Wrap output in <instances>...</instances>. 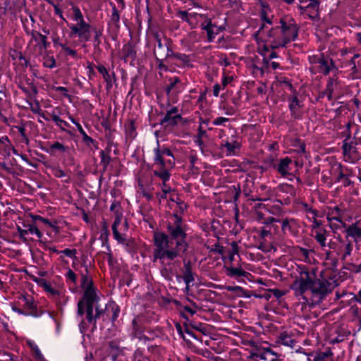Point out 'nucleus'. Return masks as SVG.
Returning a JSON list of instances; mask_svg holds the SVG:
<instances>
[{
	"instance_id": "f257e3e1",
	"label": "nucleus",
	"mask_w": 361,
	"mask_h": 361,
	"mask_svg": "<svg viewBox=\"0 0 361 361\" xmlns=\"http://www.w3.org/2000/svg\"><path fill=\"white\" fill-rule=\"evenodd\" d=\"M186 238L184 226L180 219L176 216L168 224V234L165 232L154 233L151 260L153 263L160 264L161 274L166 279L172 277V271L168 267L175 264L187 252L189 245Z\"/></svg>"
},
{
	"instance_id": "f03ea898",
	"label": "nucleus",
	"mask_w": 361,
	"mask_h": 361,
	"mask_svg": "<svg viewBox=\"0 0 361 361\" xmlns=\"http://www.w3.org/2000/svg\"><path fill=\"white\" fill-rule=\"evenodd\" d=\"M297 276L290 288L293 294L301 302V310H309L316 305L322 302L326 296L338 286L335 277L329 279H315L314 273L310 271L305 266H298Z\"/></svg>"
},
{
	"instance_id": "7ed1b4c3",
	"label": "nucleus",
	"mask_w": 361,
	"mask_h": 361,
	"mask_svg": "<svg viewBox=\"0 0 361 361\" xmlns=\"http://www.w3.org/2000/svg\"><path fill=\"white\" fill-rule=\"evenodd\" d=\"M154 165L157 167L154 174L166 182L169 180L170 171L176 164V159L172 150L166 145H160L157 140V147L153 149Z\"/></svg>"
},
{
	"instance_id": "20e7f679",
	"label": "nucleus",
	"mask_w": 361,
	"mask_h": 361,
	"mask_svg": "<svg viewBox=\"0 0 361 361\" xmlns=\"http://www.w3.org/2000/svg\"><path fill=\"white\" fill-rule=\"evenodd\" d=\"M73 23H68L67 26L70 30L69 36L71 37H77L78 42L82 44V47H85V44L88 42L92 35L93 26L85 20V17L78 6L71 8Z\"/></svg>"
},
{
	"instance_id": "39448f33",
	"label": "nucleus",
	"mask_w": 361,
	"mask_h": 361,
	"mask_svg": "<svg viewBox=\"0 0 361 361\" xmlns=\"http://www.w3.org/2000/svg\"><path fill=\"white\" fill-rule=\"evenodd\" d=\"M266 163L269 166H271L277 173L281 177L287 178L289 180H293L295 177V166H298V161H293L289 157H285L280 159H274L270 157L267 159Z\"/></svg>"
},
{
	"instance_id": "423d86ee",
	"label": "nucleus",
	"mask_w": 361,
	"mask_h": 361,
	"mask_svg": "<svg viewBox=\"0 0 361 361\" xmlns=\"http://www.w3.org/2000/svg\"><path fill=\"white\" fill-rule=\"evenodd\" d=\"M247 344L255 348L249 352L247 359L250 361H288L285 360L281 354L277 353L270 348L257 346L253 341H248Z\"/></svg>"
},
{
	"instance_id": "0eeeda50",
	"label": "nucleus",
	"mask_w": 361,
	"mask_h": 361,
	"mask_svg": "<svg viewBox=\"0 0 361 361\" xmlns=\"http://www.w3.org/2000/svg\"><path fill=\"white\" fill-rule=\"evenodd\" d=\"M98 302L99 300L94 301L89 306V304L82 297V300L78 303V314L80 316H82L85 309L86 319L90 324L92 325L93 329L97 328V319L104 313V310L99 307Z\"/></svg>"
},
{
	"instance_id": "6e6552de",
	"label": "nucleus",
	"mask_w": 361,
	"mask_h": 361,
	"mask_svg": "<svg viewBox=\"0 0 361 361\" xmlns=\"http://www.w3.org/2000/svg\"><path fill=\"white\" fill-rule=\"evenodd\" d=\"M309 62L312 65V68L316 72L328 75L336 68L334 61L329 56L324 54L310 56Z\"/></svg>"
},
{
	"instance_id": "1a4fd4ad",
	"label": "nucleus",
	"mask_w": 361,
	"mask_h": 361,
	"mask_svg": "<svg viewBox=\"0 0 361 361\" xmlns=\"http://www.w3.org/2000/svg\"><path fill=\"white\" fill-rule=\"evenodd\" d=\"M81 287L84 290V300L89 304V306L94 301L99 300L96 290L93 286L92 277L89 274L87 266H85V272H81Z\"/></svg>"
},
{
	"instance_id": "9d476101",
	"label": "nucleus",
	"mask_w": 361,
	"mask_h": 361,
	"mask_svg": "<svg viewBox=\"0 0 361 361\" xmlns=\"http://www.w3.org/2000/svg\"><path fill=\"white\" fill-rule=\"evenodd\" d=\"M358 143L354 138H347L343 142L342 149L344 160L354 164L361 159V154L357 147Z\"/></svg>"
},
{
	"instance_id": "9b49d317",
	"label": "nucleus",
	"mask_w": 361,
	"mask_h": 361,
	"mask_svg": "<svg viewBox=\"0 0 361 361\" xmlns=\"http://www.w3.org/2000/svg\"><path fill=\"white\" fill-rule=\"evenodd\" d=\"M286 84L289 90L292 92V95L289 96L287 99L290 115L295 119H300L302 116V108L303 104L302 102L298 99V93L294 89L293 85L289 82H286Z\"/></svg>"
},
{
	"instance_id": "f8f14e48",
	"label": "nucleus",
	"mask_w": 361,
	"mask_h": 361,
	"mask_svg": "<svg viewBox=\"0 0 361 361\" xmlns=\"http://www.w3.org/2000/svg\"><path fill=\"white\" fill-rule=\"evenodd\" d=\"M19 301L23 303L25 312L17 310L19 314L29 315L34 317H39L42 315L43 311L38 310L35 301L32 295H22L19 297Z\"/></svg>"
},
{
	"instance_id": "ddd939ff",
	"label": "nucleus",
	"mask_w": 361,
	"mask_h": 361,
	"mask_svg": "<svg viewBox=\"0 0 361 361\" xmlns=\"http://www.w3.org/2000/svg\"><path fill=\"white\" fill-rule=\"evenodd\" d=\"M280 27L284 33V38L290 42L295 41L298 35V26L292 18L280 20Z\"/></svg>"
},
{
	"instance_id": "4468645a",
	"label": "nucleus",
	"mask_w": 361,
	"mask_h": 361,
	"mask_svg": "<svg viewBox=\"0 0 361 361\" xmlns=\"http://www.w3.org/2000/svg\"><path fill=\"white\" fill-rule=\"evenodd\" d=\"M319 2L317 0H299L297 8L300 11V13L307 16L310 19L317 18L319 15Z\"/></svg>"
},
{
	"instance_id": "2eb2a0df",
	"label": "nucleus",
	"mask_w": 361,
	"mask_h": 361,
	"mask_svg": "<svg viewBox=\"0 0 361 361\" xmlns=\"http://www.w3.org/2000/svg\"><path fill=\"white\" fill-rule=\"evenodd\" d=\"M47 39V37L45 35H42L38 31L32 32V37L27 43V48L35 42V44L33 47V52L42 55L50 46V43Z\"/></svg>"
},
{
	"instance_id": "dca6fc26",
	"label": "nucleus",
	"mask_w": 361,
	"mask_h": 361,
	"mask_svg": "<svg viewBox=\"0 0 361 361\" xmlns=\"http://www.w3.org/2000/svg\"><path fill=\"white\" fill-rule=\"evenodd\" d=\"M281 231L284 235L298 236L300 233V221L293 217H286L280 219Z\"/></svg>"
},
{
	"instance_id": "f3484780",
	"label": "nucleus",
	"mask_w": 361,
	"mask_h": 361,
	"mask_svg": "<svg viewBox=\"0 0 361 361\" xmlns=\"http://www.w3.org/2000/svg\"><path fill=\"white\" fill-rule=\"evenodd\" d=\"M267 207L262 203H257L254 207L253 218L259 224H262L266 226H268L273 223L279 222L280 219H277L273 216L265 217V214L263 210H267Z\"/></svg>"
},
{
	"instance_id": "a211bd4d",
	"label": "nucleus",
	"mask_w": 361,
	"mask_h": 361,
	"mask_svg": "<svg viewBox=\"0 0 361 361\" xmlns=\"http://www.w3.org/2000/svg\"><path fill=\"white\" fill-rule=\"evenodd\" d=\"M284 37V33L279 25L269 31L267 40L271 43L272 48L283 47L289 43Z\"/></svg>"
},
{
	"instance_id": "6ab92c4d",
	"label": "nucleus",
	"mask_w": 361,
	"mask_h": 361,
	"mask_svg": "<svg viewBox=\"0 0 361 361\" xmlns=\"http://www.w3.org/2000/svg\"><path fill=\"white\" fill-rule=\"evenodd\" d=\"M183 120L182 116L178 114V109L177 106H173L166 111L164 116L161 119L160 124L167 127L176 126L180 121Z\"/></svg>"
},
{
	"instance_id": "aec40b11",
	"label": "nucleus",
	"mask_w": 361,
	"mask_h": 361,
	"mask_svg": "<svg viewBox=\"0 0 361 361\" xmlns=\"http://www.w3.org/2000/svg\"><path fill=\"white\" fill-rule=\"evenodd\" d=\"M157 45L154 49V54L157 61H164L166 59L171 58L172 50L169 48L167 43H163L161 39L158 35H155Z\"/></svg>"
},
{
	"instance_id": "412c9836",
	"label": "nucleus",
	"mask_w": 361,
	"mask_h": 361,
	"mask_svg": "<svg viewBox=\"0 0 361 361\" xmlns=\"http://www.w3.org/2000/svg\"><path fill=\"white\" fill-rule=\"evenodd\" d=\"M17 230L19 233L20 239L23 242L27 241L26 235L29 234H35L39 239H41L43 236L42 233L37 228V226L33 222L24 224L23 228L18 226Z\"/></svg>"
},
{
	"instance_id": "4be33fe9",
	"label": "nucleus",
	"mask_w": 361,
	"mask_h": 361,
	"mask_svg": "<svg viewBox=\"0 0 361 361\" xmlns=\"http://www.w3.org/2000/svg\"><path fill=\"white\" fill-rule=\"evenodd\" d=\"M176 206L177 207V209L170 215V216L168 218V220L166 221V234H168V224L170 222V221H173L176 216L177 218L180 219L182 224L184 226L185 228V233L187 235V225L184 223L183 219L181 216V214L184 213V212L187 209V204L186 203L183 201L179 197H176Z\"/></svg>"
},
{
	"instance_id": "5701e85b",
	"label": "nucleus",
	"mask_w": 361,
	"mask_h": 361,
	"mask_svg": "<svg viewBox=\"0 0 361 361\" xmlns=\"http://www.w3.org/2000/svg\"><path fill=\"white\" fill-rule=\"evenodd\" d=\"M340 82L337 78H330L326 83L324 94L329 101L338 97L339 94Z\"/></svg>"
},
{
	"instance_id": "b1692460",
	"label": "nucleus",
	"mask_w": 361,
	"mask_h": 361,
	"mask_svg": "<svg viewBox=\"0 0 361 361\" xmlns=\"http://www.w3.org/2000/svg\"><path fill=\"white\" fill-rule=\"evenodd\" d=\"M298 208L301 213L305 214V218L308 221L313 219L314 218H319L322 216L316 208L309 204L306 202H299L298 203Z\"/></svg>"
},
{
	"instance_id": "393cba45",
	"label": "nucleus",
	"mask_w": 361,
	"mask_h": 361,
	"mask_svg": "<svg viewBox=\"0 0 361 361\" xmlns=\"http://www.w3.org/2000/svg\"><path fill=\"white\" fill-rule=\"evenodd\" d=\"M296 352L304 354L305 355H306L307 357V360L311 361L310 356L313 355V353H307L301 348L300 350H298ZM333 356H334V353L332 352L331 348L327 347V348H326L325 351L317 352L314 355L313 361H324L325 359L329 358V357L331 360Z\"/></svg>"
},
{
	"instance_id": "a878e982",
	"label": "nucleus",
	"mask_w": 361,
	"mask_h": 361,
	"mask_svg": "<svg viewBox=\"0 0 361 361\" xmlns=\"http://www.w3.org/2000/svg\"><path fill=\"white\" fill-rule=\"evenodd\" d=\"M345 213V210L341 208L340 206H335L329 208L326 219L329 223L332 221H336L341 223L343 226H345V223L343 221L342 216Z\"/></svg>"
},
{
	"instance_id": "bb28decb",
	"label": "nucleus",
	"mask_w": 361,
	"mask_h": 361,
	"mask_svg": "<svg viewBox=\"0 0 361 361\" xmlns=\"http://www.w3.org/2000/svg\"><path fill=\"white\" fill-rule=\"evenodd\" d=\"M200 27L202 30L206 31L209 42H213L215 37L218 35V31L215 30V28H217V26L212 23V19L209 17L206 20L201 23Z\"/></svg>"
},
{
	"instance_id": "cd10ccee",
	"label": "nucleus",
	"mask_w": 361,
	"mask_h": 361,
	"mask_svg": "<svg viewBox=\"0 0 361 361\" xmlns=\"http://www.w3.org/2000/svg\"><path fill=\"white\" fill-rule=\"evenodd\" d=\"M56 110H59L56 109V110H54L51 111L50 113H48V115L51 117V121H53L55 123V125L63 132H66L68 134H71V132L68 130L66 128H71L70 124L67 123L66 121L61 119L60 118V112H57Z\"/></svg>"
},
{
	"instance_id": "c85d7f7f",
	"label": "nucleus",
	"mask_w": 361,
	"mask_h": 361,
	"mask_svg": "<svg viewBox=\"0 0 361 361\" xmlns=\"http://www.w3.org/2000/svg\"><path fill=\"white\" fill-rule=\"evenodd\" d=\"M96 68L99 73L102 75V77L106 84V89H111L113 86V82L116 80L115 73L112 71V73H110L102 64L97 65Z\"/></svg>"
},
{
	"instance_id": "c756f323",
	"label": "nucleus",
	"mask_w": 361,
	"mask_h": 361,
	"mask_svg": "<svg viewBox=\"0 0 361 361\" xmlns=\"http://www.w3.org/2000/svg\"><path fill=\"white\" fill-rule=\"evenodd\" d=\"M240 144L237 140H233V142H228V140H222L220 148L222 149L223 148L226 149V155L227 157L234 156L236 154V151L240 149Z\"/></svg>"
},
{
	"instance_id": "7c9ffc66",
	"label": "nucleus",
	"mask_w": 361,
	"mask_h": 361,
	"mask_svg": "<svg viewBox=\"0 0 361 361\" xmlns=\"http://www.w3.org/2000/svg\"><path fill=\"white\" fill-rule=\"evenodd\" d=\"M277 342L283 345L293 348L296 341L294 338V336L292 333L288 331H283L279 334L277 337Z\"/></svg>"
},
{
	"instance_id": "2f4dec72",
	"label": "nucleus",
	"mask_w": 361,
	"mask_h": 361,
	"mask_svg": "<svg viewBox=\"0 0 361 361\" xmlns=\"http://www.w3.org/2000/svg\"><path fill=\"white\" fill-rule=\"evenodd\" d=\"M33 281L40 287L49 293L50 295L55 296L59 295V291L55 288L52 287L51 283L43 278L35 277Z\"/></svg>"
},
{
	"instance_id": "473e14b6",
	"label": "nucleus",
	"mask_w": 361,
	"mask_h": 361,
	"mask_svg": "<svg viewBox=\"0 0 361 361\" xmlns=\"http://www.w3.org/2000/svg\"><path fill=\"white\" fill-rule=\"evenodd\" d=\"M30 217L32 220V222L36 224L37 221H39L42 223L43 224L47 226L48 227H50L53 229L54 231L58 232L59 231V227L57 226V221H50L49 219L44 218L39 215H35V214H30Z\"/></svg>"
},
{
	"instance_id": "72a5a7b5",
	"label": "nucleus",
	"mask_w": 361,
	"mask_h": 361,
	"mask_svg": "<svg viewBox=\"0 0 361 361\" xmlns=\"http://www.w3.org/2000/svg\"><path fill=\"white\" fill-rule=\"evenodd\" d=\"M225 269L226 275L229 277H245L248 274L241 267L225 266Z\"/></svg>"
},
{
	"instance_id": "f704fd0d",
	"label": "nucleus",
	"mask_w": 361,
	"mask_h": 361,
	"mask_svg": "<svg viewBox=\"0 0 361 361\" xmlns=\"http://www.w3.org/2000/svg\"><path fill=\"white\" fill-rule=\"evenodd\" d=\"M171 58L176 59L178 61V63L177 64L178 66H180V67L192 66L189 56H188L185 54L178 53V52L174 53L172 51V54H171Z\"/></svg>"
},
{
	"instance_id": "c9c22d12",
	"label": "nucleus",
	"mask_w": 361,
	"mask_h": 361,
	"mask_svg": "<svg viewBox=\"0 0 361 361\" xmlns=\"http://www.w3.org/2000/svg\"><path fill=\"white\" fill-rule=\"evenodd\" d=\"M184 272L183 279L186 285V289L188 290L190 287V283L195 281V278L193 276V273L192 271V267L189 262L184 263Z\"/></svg>"
},
{
	"instance_id": "e433bc0d",
	"label": "nucleus",
	"mask_w": 361,
	"mask_h": 361,
	"mask_svg": "<svg viewBox=\"0 0 361 361\" xmlns=\"http://www.w3.org/2000/svg\"><path fill=\"white\" fill-rule=\"evenodd\" d=\"M208 18V16L206 14H201L197 13L196 12L190 13L189 20L188 21V25L191 28H195L197 27L198 23L201 20H206V19Z\"/></svg>"
},
{
	"instance_id": "4c0bfd02",
	"label": "nucleus",
	"mask_w": 361,
	"mask_h": 361,
	"mask_svg": "<svg viewBox=\"0 0 361 361\" xmlns=\"http://www.w3.org/2000/svg\"><path fill=\"white\" fill-rule=\"evenodd\" d=\"M27 344L33 352V356L36 361H47L34 341L27 340Z\"/></svg>"
},
{
	"instance_id": "58836bf2",
	"label": "nucleus",
	"mask_w": 361,
	"mask_h": 361,
	"mask_svg": "<svg viewBox=\"0 0 361 361\" xmlns=\"http://www.w3.org/2000/svg\"><path fill=\"white\" fill-rule=\"evenodd\" d=\"M312 237L319 244L322 248L326 246V229H319L312 233Z\"/></svg>"
},
{
	"instance_id": "ea45409f",
	"label": "nucleus",
	"mask_w": 361,
	"mask_h": 361,
	"mask_svg": "<svg viewBox=\"0 0 361 361\" xmlns=\"http://www.w3.org/2000/svg\"><path fill=\"white\" fill-rule=\"evenodd\" d=\"M11 149L13 150L14 153H16V150L13 147L7 135L0 137V154L4 152L9 153Z\"/></svg>"
},
{
	"instance_id": "a19ab883",
	"label": "nucleus",
	"mask_w": 361,
	"mask_h": 361,
	"mask_svg": "<svg viewBox=\"0 0 361 361\" xmlns=\"http://www.w3.org/2000/svg\"><path fill=\"white\" fill-rule=\"evenodd\" d=\"M112 8L111 15L110 16L109 23L114 26L116 30L120 28V15L118 11L114 4H111Z\"/></svg>"
},
{
	"instance_id": "79ce46f5",
	"label": "nucleus",
	"mask_w": 361,
	"mask_h": 361,
	"mask_svg": "<svg viewBox=\"0 0 361 361\" xmlns=\"http://www.w3.org/2000/svg\"><path fill=\"white\" fill-rule=\"evenodd\" d=\"M353 245L350 240L345 242L340 248L341 259L342 261H345L348 257H349L353 251Z\"/></svg>"
},
{
	"instance_id": "37998d69",
	"label": "nucleus",
	"mask_w": 361,
	"mask_h": 361,
	"mask_svg": "<svg viewBox=\"0 0 361 361\" xmlns=\"http://www.w3.org/2000/svg\"><path fill=\"white\" fill-rule=\"evenodd\" d=\"M346 233L348 236L353 238L355 241H356L357 238H361V228L355 224L348 226L346 229Z\"/></svg>"
},
{
	"instance_id": "c03bdc74",
	"label": "nucleus",
	"mask_w": 361,
	"mask_h": 361,
	"mask_svg": "<svg viewBox=\"0 0 361 361\" xmlns=\"http://www.w3.org/2000/svg\"><path fill=\"white\" fill-rule=\"evenodd\" d=\"M126 135L128 138L134 139L137 136L136 127L134 121L131 120L125 124Z\"/></svg>"
},
{
	"instance_id": "a18cd8bd",
	"label": "nucleus",
	"mask_w": 361,
	"mask_h": 361,
	"mask_svg": "<svg viewBox=\"0 0 361 361\" xmlns=\"http://www.w3.org/2000/svg\"><path fill=\"white\" fill-rule=\"evenodd\" d=\"M109 152L110 149L108 147L105 151L102 150L99 152L101 158V164L103 166L104 169H106V168L108 167L111 161V157L109 154Z\"/></svg>"
},
{
	"instance_id": "49530a36",
	"label": "nucleus",
	"mask_w": 361,
	"mask_h": 361,
	"mask_svg": "<svg viewBox=\"0 0 361 361\" xmlns=\"http://www.w3.org/2000/svg\"><path fill=\"white\" fill-rule=\"evenodd\" d=\"M56 151H59L61 153H69L70 147L56 141L50 145V153H53Z\"/></svg>"
},
{
	"instance_id": "de8ad7c7",
	"label": "nucleus",
	"mask_w": 361,
	"mask_h": 361,
	"mask_svg": "<svg viewBox=\"0 0 361 361\" xmlns=\"http://www.w3.org/2000/svg\"><path fill=\"white\" fill-rule=\"evenodd\" d=\"M52 174L56 178H66L63 181L66 183H69L71 182V177L67 176L66 172L59 166L53 167L51 169Z\"/></svg>"
},
{
	"instance_id": "09e8293b",
	"label": "nucleus",
	"mask_w": 361,
	"mask_h": 361,
	"mask_svg": "<svg viewBox=\"0 0 361 361\" xmlns=\"http://www.w3.org/2000/svg\"><path fill=\"white\" fill-rule=\"evenodd\" d=\"M43 55V65L44 66L49 68H53L56 66V60L52 55L44 52Z\"/></svg>"
},
{
	"instance_id": "8fccbe9b",
	"label": "nucleus",
	"mask_w": 361,
	"mask_h": 361,
	"mask_svg": "<svg viewBox=\"0 0 361 361\" xmlns=\"http://www.w3.org/2000/svg\"><path fill=\"white\" fill-rule=\"evenodd\" d=\"M277 188L279 191L289 194L290 195L293 196L295 195V189L292 185L288 183H280L277 186Z\"/></svg>"
},
{
	"instance_id": "3c124183",
	"label": "nucleus",
	"mask_w": 361,
	"mask_h": 361,
	"mask_svg": "<svg viewBox=\"0 0 361 361\" xmlns=\"http://www.w3.org/2000/svg\"><path fill=\"white\" fill-rule=\"evenodd\" d=\"M132 326H133V331H132V335L135 338H141L142 335V331L141 328L140 327V325L138 324V322L137 320V318H134L132 322Z\"/></svg>"
},
{
	"instance_id": "603ef678",
	"label": "nucleus",
	"mask_w": 361,
	"mask_h": 361,
	"mask_svg": "<svg viewBox=\"0 0 361 361\" xmlns=\"http://www.w3.org/2000/svg\"><path fill=\"white\" fill-rule=\"evenodd\" d=\"M61 51L63 52V54L66 56H71L73 59H77L78 54L77 50L71 48L66 43H65L63 45H61Z\"/></svg>"
},
{
	"instance_id": "864d4df0",
	"label": "nucleus",
	"mask_w": 361,
	"mask_h": 361,
	"mask_svg": "<svg viewBox=\"0 0 361 361\" xmlns=\"http://www.w3.org/2000/svg\"><path fill=\"white\" fill-rule=\"evenodd\" d=\"M65 277L68 284L73 286L76 285L77 276L72 269H68V271L65 274Z\"/></svg>"
},
{
	"instance_id": "5fc2aeb1",
	"label": "nucleus",
	"mask_w": 361,
	"mask_h": 361,
	"mask_svg": "<svg viewBox=\"0 0 361 361\" xmlns=\"http://www.w3.org/2000/svg\"><path fill=\"white\" fill-rule=\"evenodd\" d=\"M298 250V254L303 257L304 261L306 262H310L311 255L313 253V251L304 247H299Z\"/></svg>"
},
{
	"instance_id": "6e6d98bb",
	"label": "nucleus",
	"mask_w": 361,
	"mask_h": 361,
	"mask_svg": "<svg viewBox=\"0 0 361 361\" xmlns=\"http://www.w3.org/2000/svg\"><path fill=\"white\" fill-rule=\"evenodd\" d=\"M92 34H94L93 45L94 47H99L102 43L100 38L102 35V30L93 27Z\"/></svg>"
},
{
	"instance_id": "4d7b16f0",
	"label": "nucleus",
	"mask_w": 361,
	"mask_h": 361,
	"mask_svg": "<svg viewBox=\"0 0 361 361\" xmlns=\"http://www.w3.org/2000/svg\"><path fill=\"white\" fill-rule=\"evenodd\" d=\"M196 307L192 308L189 306H184L183 308V310L180 312L181 316L189 320V317L188 314H190V316H193L196 313Z\"/></svg>"
},
{
	"instance_id": "13d9d810",
	"label": "nucleus",
	"mask_w": 361,
	"mask_h": 361,
	"mask_svg": "<svg viewBox=\"0 0 361 361\" xmlns=\"http://www.w3.org/2000/svg\"><path fill=\"white\" fill-rule=\"evenodd\" d=\"M335 170L338 173V177L336 178L337 182L341 181V179H345L346 176H350L349 173H345L343 166L341 164L336 165Z\"/></svg>"
},
{
	"instance_id": "bf43d9fd",
	"label": "nucleus",
	"mask_w": 361,
	"mask_h": 361,
	"mask_svg": "<svg viewBox=\"0 0 361 361\" xmlns=\"http://www.w3.org/2000/svg\"><path fill=\"white\" fill-rule=\"evenodd\" d=\"M308 221L312 223L311 225V231L313 233L314 231H317L319 229H324V228H322V222L320 220H318L317 218H314L313 219H310Z\"/></svg>"
},
{
	"instance_id": "052dcab7",
	"label": "nucleus",
	"mask_w": 361,
	"mask_h": 361,
	"mask_svg": "<svg viewBox=\"0 0 361 361\" xmlns=\"http://www.w3.org/2000/svg\"><path fill=\"white\" fill-rule=\"evenodd\" d=\"M16 128L20 133L23 142H24L26 145H28L30 142V140L26 135V130H25V126L23 125L17 126H16Z\"/></svg>"
},
{
	"instance_id": "680f3d73",
	"label": "nucleus",
	"mask_w": 361,
	"mask_h": 361,
	"mask_svg": "<svg viewBox=\"0 0 361 361\" xmlns=\"http://www.w3.org/2000/svg\"><path fill=\"white\" fill-rule=\"evenodd\" d=\"M39 243H40V244H42V248L44 249L45 250H48L53 253L59 254V250H58L55 246L52 245L51 243H49V242L46 243V242H42V241H39Z\"/></svg>"
},
{
	"instance_id": "e2e57ef3",
	"label": "nucleus",
	"mask_w": 361,
	"mask_h": 361,
	"mask_svg": "<svg viewBox=\"0 0 361 361\" xmlns=\"http://www.w3.org/2000/svg\"><path fill=\"white\" fill-rule=\"evenodd\" d=\"M59 254H63L66 256L68 257L71 259H75L76 258V254L77 250L76 249H69L66 248L63 250H60Z\"/></svg>"
},
{
	"instance_id": "0e129e2a",
	"label": "nucleus",
	"mask_w": 361,
	"mask_h": 361,
	"mask_svg": "<svg viewBox=\"0 0 361 361\" xmlns=\"http://www.w3.org/2000/svg\"><path fill=\"white\" fill-rule=\"evenodd\" d=\"M180 80L178 77H173L170 79V83L167 85L166 91L167 94H169V92L176 87V84L180 83Z\"/></svg>"
},
{
	"instance_id": "69168bd1",
	"label": "nucleus",
	"mask_w": 361,
	"mask_h": 361,
	"mask_svg": "<svg viewBox=\"0 0 361 361\" xmlns=\"http://www.w3.org/2000/svg\"><path fill=\"white\" fill-rule=\"evenodd\" d=\"M195 353L207 358H213L212 353L207 348L197 349L195 350Z\"/></svg>"
},
{
	"instance_id": "338daca9",
	"label": "nucleus",
	"mask_w": 361,
	"mask_h": 361,
	"mask_svg": "<svg viewBox=\"0 0 361 361\" xmlns=\"http://www.w3.org/2000/svg\"><path fill=\"white\" fill-rule=\"evenodd\" d=\"M325 259L326 260H330L331 262L333 267H336L338 262V258L336 257H334L332 252L330 251H326L325 252Z\"/></svg>"
},
{
	"instance_id": "774afa93",
	"label": "nucleus",
	"mask_w": 361,
	"mask_h": 361,
	"mask_svg": "<svg viewBox=\"0 0 361 361\" xmlns=\"http://www.w3.org/2000/svg\"><path fill=\"white\" fill-rule=\"evenodd\" d=\"M113 235L115 240L118 241V243L121 244H126V238L125 235L121 234L118 231H113Z\"/></svg>"
}]
</instances>
